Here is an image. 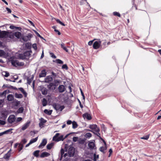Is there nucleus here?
<instances>
[{
    "label": "nucleus",
    "mask_w": 161,
    "mask_h": 161,
    "mask_svg": "<svg viewBox=\"0 0 161 161\" xmlns=\"http://www.w3.org/2000/svg\"><path fill=\"white\" fill-rule=\"evenodd\" d=\"M59 133H57L53 137V140L55 142H58L61 141H63L65 138H66L68 135H66L64 137V136L62 135L59 136Z\"/></svg>",
    "instance_id": "1"
},
{
    "label": "nucleus",
    "mask_w": 161,
    "mask_h": 161,
    "mask_svg": "<svg viewBox=\"0 0 161 161\" xmlns=\"http://www.w3.org/2000/svg\"><path fill=\"white\" fill-rule=\"evenodd\" d=\"M89 128L92 129V130H88L90 131L93 132L94 133H95V132H98L100 131L99 128L97 125H89Z\"/></svg>",
    "instance_id": "2"
},
{
    "label": "nucleus",
    "mask_w": 161,
    "mask_h": 161,
    "mask_svg": "<svg viewBox=\"0 0 161 161\" xmlns=\"http://www.w3.org/2000/svg\"><path fill=\"white\" fill-rule=\"evenodd\" d=\"M11 62L12 65L15 67L23 66L24 64V63L23 62H19L17 60H11Z\"/></svg>",
    "instance_id": "3"
},
{
    "label": "nucleus",
    "mask_w": 161,
    "mask_h": 161,
    "mask_svg": "<svg viewBox=\"0 0 161 161\" xmlns=\"http://www.w3.org/2000/svg\"><path fill=\"white\" fill-rule=\"evenodd\" d=\"M75 153V150L74 148L72 146H69L68 151V155L69 157H73Z\"/></svg>",
    "instance_id": "4"
},
{
    "label": "nucleus",
    "mask_w": 161,
    "mask_h": 161,
    "mask_svg": "<svg viewBox=\"0 0 161 161\" xmlns=\"http://www.w3.org/2000/svg\"><path fill=\"white\" fill-rule=\"evenodd\" d=\"M53 107L56 111H62L64 108V106H61L58 104H54L53 105Z\"/></svg>",
    "instance_id": "5"
},
{
    "label": "nucleus",
    "mask_w": 161,
    "mask_h": 161,
    "mask_svg": "<svg viewBox=\"0 0 161 161\" xmlns=\"http://www.w3.org/2000/svg\"><path fill=\"white\" fill-rule=\"evenodd\" d=\"M95 141L94 140L90 141L88 143V147L90 149H95L96 146L95 144Z\"/></svg>",
    "instance_id": "6"
},
{
    "label": "nucleus",
    "mask_w": 161,
    "mask_h": 161,
    "mask_svg": "<svg viewBox=\"0 0 161 161\" xmlns=\"http://www.w3.org/2000/svg\"><path fill=\"white\" fill-rule=\"evenodd\" d=\"M101 44V42L99 40L95 42L93 44V48L95 49H97L99 47Z\"/></svg>",
    "instance_id": "7"
},
{
    "label": "nucleus",
    "mask_w": 161,
    "mask_h": 161,
    "mask_svg": "<svg viewBox=\"0 0 161 161\" xmlns=\"http://www.w3.org/2000/svg\"><path fill=\"white\" fill-rule=\"evenodd\" d=\"M8 32L5 31H1L0 30V38L6 37L8 36Z\"/></svg>",
    "instance_id": "8"
},
{
    "label": "nucleus",
    "mask_w": 161,
    "mask_h": 161,
    "mask_svg": "<svg viewBox=\"0 0 161 161\" xmlns=\"http://www.w3.org/2000/svg\"><path fill=\"white\" fill-rule=\"evenodd\" d=\"M15 116L14 115H10L8 118V121L10 124L13 123L15 120Z\"/></svg>",
    "instance_id": "9"
},
{
    "label": "nucleus",
    "mask_w": 161,
    "mask_h": 161,
    "mask_svg": "<svg viewBox=\"0 0 161 161\" xmlns=\"http://www.w3.org/2000/svg\"><path fill=\"white\" fill-rule=\"evenodd\" d=\"M56 87L55 84L53 83H50L48 86L47 87L49 89L51 90H54Z\"/></svg>",
    "instance_id": "10"
},
{
    "label": "nucleus",
    "mask_w": 161,
    "mask_h": 161,
    "mask_svg": "<svg viewBox=\"0 0 161 161\" xmlns=\"http://www.w3.org/2000/svg\"><path fill=\"white\" fill-rule=\"evenodd\" d=\"M47 143V140L46 139H43L40 144L39 146V148H42Z\"/></svg>",
    "instance_id": "11"
},
{
    "label": "nucleus",
    "mask_w": 161,
    "mask_h": 161,
    "mask_svg": "<svg viewBox=\"0 0 161 161\" xmlns=\"http://www.w3.org/2000/svg\"><path fill=\"white\" fill-rule=\"evenodd\" d=\"M58 91L60 93H62L65 90V86L63 85H59L58 88Z\"/></svg>",
    "instance_id": "12"
},
{
    "label": "nucleus",
    "mask_w": 161,
    "mask_h": 161,
    "mask_svg": "<svg viewBox=\"0 0 161 161\" xmlns=\"http://www.w3.org/2000/svg\"><path fill=\"white\" fill-rule=\"evenodd\" d=\"M53 78L50 76H47L44 79V82L46 83H49L52 81Z\"/></svg>",
    "instance_id": "13"
},
{
    "label": "nucleus",
    "mask_w": 161,
    "mask_h": 161,
    "mask_svg": "<svg viewBox=\"0 0 161 161\" xmlns=\"http://www.w3.org/2000/svg\"><path fill=\"white\" fill-rule=\"evenodd\" d=\"M30 123V121L27 122L22 126L21 130H24L26 129L29 126Z\"/></svg>",
    "instance_id": "14"
},
{
    "label": "nucleus",
    "mask_w": 161,
    "mask_h": 161,
    "mask_svg": "<svg viewBox=\"0 0 161 161\" xmlns=\"http://www.w3.org/2000/svg\"><path fill=\"white\" fill-rule=\"evenodd\" d=\"M1 114L2 116L6 118L8 114V111L5 109L2 110L1 112Z\"/></svg>",
    "instance_id": "15"
},
{
    "label": "nucleus",
    "mask_w": 161,
    "mask_h": 161,
    "mask_svg": "<svg viewBox=\"0 0 161 161\" xmlns=\"http://www.w3.org/2000/svg\"><path fill=\"white\" fill-rule=\"evenodd\" d=\"M47 75V72L45 69L42 70L39 75V77H45Z\"/></svg>",
    "instance_id": "16"
},
{
    "label": "nucleus",
    "mask_w": 161,
    "mask_h": 161,
    "mask_svg": "<svg viewBox=\"0 0 161 161\" xmlns=\"http://www.w3.org/2000/svg\"><path fill=\"white\" fill-rule=\"evenodd\" d=\"M31 53V51L30 50L27 51L24 53L26 59L29 58Z\"/></svg>",
    "instance_id": "17"
},
{
    "label": "nucleus",
    "mask_w": 161,
    "mask_h": 161,
    "mask_svg": "<svg viewBox=\"0 0 161 161\" xmlns=\"http://www.w3.org/2000/svg\"><path fill=\"white\" fill-rule=\"evenodd\" d=\"M83 117L84 118H86L88 120H90L92 117L90 115L87 113H86L83 115Z\"/></svg>",
    "instance_id": "18"
},
{
    "label": "nucleus",
    "mask_w": 161,
    "mask_h": 161,
    "mask_svg": "<svg viewBox=\"0 0 161 161\" xmlns=\"http://www.w3.org/2000/svg\"><path fill=\"white\" fill-rule=\"evenodd\" d=\"M11 150H10L5 155L4 157V158L5 159H7V160H8L9 159V158L11 155Z\"/></svg>",
    "instance_id": "19"
},
{
    "label": "nucleus",
    "mask_w": 161,
    "mask_h": 161,
    "mask_svg": "<svg viewBox=\"0 0 161 161\" xmlns=\"http://www.w3.org/2000/svg\"><path fill=\"white\" fill-rule=\"evenodd\" d=\"M7 54L5 52L2 50H0V57H6Z\"/></svg>",
    "instance_id": "20"
},
{
    "label": "nucleus",
    "mask_w": 161,
    "mask_h": 161,
    "mask_svg": "<svg viewBox=\"0 0 161 161\" xmlns=\"http://www.w3.org/2000/svg\"><path fill=\"white\" fill-rule=\"evenodd\" d=\"M40 122L39 123L40 127H41L47 121L46 120L42 118L40 119Z\"/></svg>",
    "instance_id": "21"
},
{
    "label": "nucleus",
    "mask_w": 161,
    "mask_h": 161,
    "mask_svg": "<svg viewBox=\"0 0 161 161\" xmlns=\"http://www.w3.org/2000/svg\"><path fill=\"white\" fill-rule=\"evenodd\" d=\"M50 155V154L47 153L46 152H43L40 155V157L41 158H44L45 157H47L49 156Z\"/></svg>",
    "instance_id": "22"
},
{
    "label": "nucleus",
    "mask_w": 161,
    "mask_h": 161,
    "mask_svg": "<svg viewBox=\"0 0 161 161\" xmlns=\"http://www.w3.org/2000/svg\"><path fill=\"white\" fill-rule=\"evenodd\" d=\"M42 93L43 95H46L47 93V90L46 88L43 87L41 90Z\"/></svg>",
    "instance_id": "23"
},
{
    "label": "nucleus",
    "mask_w": 161,
    "mask_h": 161,
    "mask_svg": "<svg viewBox=\"0 0 161 161\" xmlns=\"http://www.w3.org/2000/svg\"><path fill=\"white\" fill-rule=\"evenodd\" d=\"M18 57L20 59H26L25 57V56L24 53L19 54L18 55Z\"/></svg>",
    "instance_id": "24"
},
{
    "label": "nucleus",
    "mask_w": 161,
    "mask_h": 161,
    "mask_svg": "<svg viewBox=\"0 0 161 161\" xmlns=\"http://www.w3.org/2000/svg\"><path fill=\"white\" fill-rule=\"evenodd\" d=\"M7 99L9 101H12L13 100L14 97V96L11 94H9L7 96Z\"/></svg>",
    "instance_id": "25"
},
{
    "label": "nucleus",
    "mask_w": 161,
    "mask_h": 161,
    "mask_svg": "<svg viewBox=\"0 0 161 161\" xmlns=\"http://www.w3.org/2000/svg\"><path fill=\"white\" fill-rule=\"evenodd\" d=\"M34 78V76L32 75V76L31 78H30L29 77L27 78V83L29 85H30L31 83V82L33 80Z\"/></svg>",
    "instance_id": "26"
},
{
    "label": "nucleus",
    "mask_w": 161,
    "mask_h": 161,
    "mask_svg": "<svg viewBox=\"0 0 161 161\" xmlns=\"http://www.w3.org/2000/svg\"><path fill=\"white\" fill-rule=\"evenodd\" d=\"M61 46L62 48L66 52H68L69 51L68 50L67 48L65 46V44L64 43H62L61 44Z\"/></svg>",
    "instance_id": "27"
},
{
    "label": "nucleus",
    "mask_w": 161,
    "mask_h": 161,
    "mask_svg": "<svg viewBox=\"0 0 161 161\" xmlns=\"http://www.w3.org/2000/svg\"><path fill=\"white\" fill-rule=\"evenodd\" d=\"M21 33L19 32H16L14 34V35L17 38H19L21 36Z\"/></svg>",
    "instance_id": "28"
},
{
    "label": "nucleus",
    "mask_w": 161,
    "mask_h": 161,
    "mask_svg": "<svg viewBox=\"0 0 161 161\" xmlns=\"http://www.w3.org/2000/svg\"><path fill=\"white\" fill-rule=\"evenodd\" d=\"M44 112L46 114H47L49 115H50L52 114V110H48L47 109H45L44 110Z\"/></svg>",
    "instance_id": "29"
},
{
    "label": "nucleus",
    "mask_w": 161,
    "mask_h": 161,
    "mask_svg": "<svg viewBox=\"0 0 161 161\" xmlns=\"http://www.w3.org/2000/svg\"><path fill=\"white\" fill-rule=\"evenodd\" d=\"M15 97L16 98H21L23 97V96L21 94L16 93L15 94Z\"/></svg>",
    "instance_id": "30"
},
{
    "label": "nucleus",
    "mask_w": 161,
    "mask_h": 161,
    "mask_svg": "<svg viewBox=\"0 0 161 161\" xmlns=\"http://www.w3.org/2000/svg\"><path fill=\"white\" fill-rule=\"evenodd\" d=\"M19 90L24 95L25 97L27 96V93L25 91L23 88L20 87L19 88Z\"/></svg>",
    "instance_id": "31"
},
{
    "label": "nucleus",
    "mask_w": 161,
    "mask_h": 161,
    "mask_svg": "<svg viewBox=\"0 0 161 161\" xmlns=\"http://www.w3.org/2000/svg\"><path fill=\"white\" fill-rule=\"evenodd\" d=\"M72 128L73 129L76 128H77V127L78 126V125L77 123L76 122H75V121H73L72 122Z\"/></svg>",
    "instance_id": "32"
},
{
    "label": "nucleus",
    "mask_w": 161,
    "mask_h": 161,
    "mask_svg": "<svg viewBox=\"0 0 161 161\" xmlns=\"http://www.w3.org/2000/svg\"><path fill=\"white\" fill-rule=\"evenodd\" d=\"M42 104L43 106H46L47 104V101L46 99L45 98H43L42 99Z\"/></svg>",
    "instance_id": "33"
},
{
    "label": "nucleus",
    "mask_w": 161,
    "mask_h": 161,
    "mask_svg": "<svg viewBox=\"0 0 161 161\" xmlns=\"http://www.w3.org/2000/svg\"><path fill=\"white\" fill-rule=\"evenodd\" d=\"M2 75L5 77H8L9 75V73L7 71H3L2 73Z\"/></svg>",
    "instance_id": "34"
},
{
    "label": "nucleus",
    "mask_w": 161,
    "mask_h": 161,
    "mask_svg": "<svg viewBox=\"0 0 161 161\" xmlns=\"http://www.w3.org/2000/svg\"><path fill=\"white\" fill-rule=\"evenodd\" d=\"M24 111V108L23 107L19 108L17 111L18 113H23Z\"/></svg>",
    "instance_id": "35"
},
{
    "label": "nucleus",
    "mask_w": 161,
    "mask_h": 161,
    "mask_svg": "<svg viewBox=\"0 0 161 161\" xmlns=\"http://www.w3.org/2000/svg\"><path fill=\"white\" fill-rule=\"evenodd\" d=\"M40 152L39 150H36L34 152L33 155L36 157H38L39 156V154Z\"/></svg>",
    "instance_id": "36"
},
{
    "label": "nucleus",
    "mask_w": 161,
    "mask_h": 161,
    "mask_svg": "<svg viewBox=\"0 0 161 161\" xmlns=\"http://www.w3.org/2000/svg\"><path fill=\"white\" fill-rule=\"evenodd\" d=\"M92 136V134L90 133H86L85 135V137L86 138H90Z\"/></svg>",
    "instance_id": "37"
},
{
    "label": "nucleus",
    "mask_w": 161,
    "mask_h": 161,
    "mask_svg": "<svg viewBox=\"0 0 161 161\" xmlns=\"http://www.w3.org/2000/svg\"><path fill=\"white\" fill-rule=\"evenodd\" d=\"M53 146V143H51L49 144H48L47 146V148L48 149H50L52 148Z\"/></svg>",
    "instance_id": "38"
},
{
    "label": "nucleus",
    "mask_w": 161,
    "mask_h": 161,
    "mask_svg": "<svg viewBox=\"0 0 161 161\" xmlns=\"http://www.w3.org/2000/svg\"><path fill=\"white\" fill-rule=\"evenodd\" d=\"M37 139H38V137H37L34 139H31L30 140V142L31 143V144L34 142H36L37 140Z\"/></svg>",
    "instance_id": "39"
},
{
    "label": "nucleus",
    "mask_w": 161,
    "mask_h": 161,
    "mask_svg": "<svg viewBox=\"0 0 161 161\" xmlns=\"http://www.w3.org/2000/svg\"><path fill=\"white\" fill-rule=\"evenodd\" d=\"M64 150L63 148H61L60 151V155H61V157L60 159H61L63 157L64 154Z\"/></svg>",
    "instance_id": "40"
},
{
    "label": "nucleus",
    "mask_w": 161,
    "mask_h": 161,
    "mask_svg": "<svg viewBox=\"0 0 161 161\" xmlns=\"http://www.w3.org/2000/svg\"><path fill=\"white\" fill-rule=\"evenodd\" d=\"M55 19L56 20V21L58 23H59L61 25H62L63 26H65V25L63 23H62V22H61L60 20L59 19Z\"/></svg>",
    "instance_id": "41"
},
{
    "label": "nucleus",
    "mask_w": 161,
    "mask_h": 161,
    "mask_svg": "<svg viewBox=\"0 0 161 161\" xmlns=\"http://www.w3.org/2000/svg\"><path fill=\"white\" fill-rule=\"evenodd\" d=\"M85 2H86L87 4L88 5V6H90V5L88 3L86 2V0H82L80 2V4L81 5H83Z\"/></svg>",
    "instance_id": "42"
},
{
    "label": "nucleus",
    "mask_w": 161,
    "mask_h": 161,
    "mask_svg": "<svg viewBox=\"0 0 161 161\" xmlns=\"http://www.w3.org/2000/svg\"><path fill=\"white\" fill-rule=\"evenodd\" d=\"M27 140L25 139H24L22 140L21 141V142L20 143V144H22L23 145H24L26 142H27Z\"/></svg>",
    "instance_id": "43"
},
{
    "label": "nucleus",
    "mask_w": 161,
    "mask_h": 161,
    "mask_svg": "<svg viewBox=\"0 0 161 161\" xmlns=\"http://www.w3.org/2000/svg\"><path fill=\"white\" fill-rule=\"evenodd\" d=\"M85 142V140L84 139H80L78 141V143L80 144H83Z\"/></svg>",
    "instance_id": "44"
},
{
    "label": "nucleus",
    "mask_w": 161,
    "mask_h": 161,
    "mask_svg": "<svg viewBox=\"0 0 161 161\" xmlns=\"http://www.w3.org/2000/svg\"><path fill=\"white\" fill-rule=\"evenodd\" d=\"M99 157V156L98 155H96L95 153L94 154V158H93V160L94 161H96L97 159Z\"/></svg>",
    "instance_id": "45"
},
{
    "label": "nucleus",
    "mask_w": 161,
    "mask_h": 161,
    "mask_svg": "<svg viewBox=\"0 0 161 161\" xmlns=\"http://www.w3.org/2000/svg\"><path fill=\"white\" fill-rule=\"evenodd\" d=\"M52 75L53 78H55L57 77L58 74L57 73H54L53 72H52Z\"/></svg>",
    "instance_id": "46"
},
{
    "label": "nucleus",
    "mask_w": 161,
    "mask_h": 161,
    "mask_svg": "<svg viewBox=\"0 0 161 161\" xmlns=\"http://www.w3.org/2000/svg\"><path fill=\"white\" fill-rule=\"evenodd\" d=\"M113 14L114 16H118L119 17H120V14L119 13H118V12H113Z\"/></svg>",
    "instance_id": "47"
},
{
    "label": "nucleus",
    "mask_w": 161,
    "mask_h": 161,
    "mask_svg": "<svg viewBox=\"0 0 161 161\" xmlns=\"http://www.w3.org/2000/svg\"><path fill=\"white\" fill-rule=\"evenodd\" d=\"M23 145L22 144H19V151H20L23 149Z\"/></svg>",
    "instance_id": "48"
},
{
    "label": "nucleus",
    "mask_w": 161,
    "mask_h": 161,
    "mask_svg": "<svg viewBox=\"0 0 161 161\" xmlns=\"http://www.w3.org/2000/svg\"><path fill=\"white\" fill-rule=\"evenodd\" d=\"M56 62L59 64H63V61L59 59H57L56 60Z\"/></svg>",
    "instance_id": "49"
},
{
    "label": "nucleus",
    "mask_w": 161,
    "mask_h": 161,
    "mask_svg": "<svg viewBox=\"0 0 161 161\" xmlns=\"http://www.w3.org/2000/svg\"><path fill=\"white\" fill-rule=\"evenodd\" d=\"M149 137V135H147L146 136L144 137H141V139L147 140L148 139Z\"/></svg>",
    "instance_id": "50"
},
{
    "label": "nucleus",
    "mask_w": 161,
    "mask_h": 161,
    "mask_svg": "<svg viewBox=\"0 0 161 161\" xmlns=\"http://www.w3.org/2000/svg\"><path fill=\"white\" fill-rule=\"evenodd\" d=\"M106 149V148L103 147H101L99 148L100 151L102 152H103Z\"/></svg>",
    "instance_id": "51"
},
{
    "label": "nucleus",
    "mask_w": 161,
    "mask_h": 161,
    "mask_svg": "<svg viewBox=\"0 0 161 161\" xmlns=\"http://www.w3.org/2000/svg\"><path fill=\"white\" fill-rule=\"evenodd\" d=\"M9 28L12 29H17L19 28V27H15L13 25H10Z\"/></svg>",
    "instance_id": "52"
},
{
    "label": "nucleus",
    "mask_w": 161,
    "mask_h": 161,
    "mask_svg": "<svg viewBox=\"0 0 161 161\" xmlns=\"http://www.w3.org/2000/svg\"><path fill=\"white\" fill-rule=\"evenodd\" d=\"M49 54L51 57L54 58H56V56L53 53L51 52Z\"/></svg>",
    "instance_id": "53"
},
{
    "label": "nucleus",
    "mask_w": 161,
    "mask_h": 161,
    "mask_svg": "<svg viewBox=\"0 0 161 161\" xmlns=\"http://www.w3.org/2000/svg\"><path fill=\"white\" fill-rule=\"evenodd\" d=\"M62 68L64 69H65L67 70L68 69V67L67 66V65L66 64H64L62 66Z\"/></svg>",
    "instance_id": "54"
},
{
    "label": "nucleus",
    "mask_w": 161,
    "mask_h": 161,
    "mask_svg": "<svg viewBox=\"0 0 161 161\" xmlns=\"http://www.w3.org/2000/svg\"><path fill=\"white\" fill-rule=\"evenodd\" d=\"M78 138L76 137H73V140L74 142H76L78 141Z\"/></svg>",
    "instance_id": "55"
},
{
    "label": "nucleus",
    "mask_w": 161,
    "mask_h": 161,
    "mask_svg": "<svg viewBox=\"0 0 161 161\" xmlns=\"http://www.w3.org/2000/svg\"><path fill=\"white\" fill-rule=\"evenodd\" d=\"M5 124V122L4 120H2L0 119V124L1 125H4Z\"/></svg>",
    "instance_id": "56"
},
{
    "label": "nucleus",
    "mask_w": 161,
    "mask_h": 161,
    "mask_svg": "<svg viewBox=\"0 0 161 161\" xmlns=\"http://www.w3.org/2000/svg\"><path fill=\"white\" fill-rule=\"evenodd\" d=\"M32 47L35 50H36L37 49V46L36 44L35 43L34 44L32 45Z\"/></svg>",
    "instance_id": "57"
},
{
    "label": "nucleus",
    "mask_w": 161,
    "mask_h": 161,
    "mask_svg": "<svg viewBox=\"0 0 161 161\" xmlns=\"http://www.w3.org/2000/svg\"><path fill=\"white\" fill-rule=\"evenodd\" d=\"M30 133L31 136H33L35 135L36 133V132L34 130L33 131H31Z\"/></svg>",
    "instance_id": "58"
},
{
    "label": "nucleus",
    "mask_w": 161,
    "mask_h": 161,
    "mask_svg": "<svg viewBox=\"0 0 161 161\" xmlns=\"http://www.w3.org/2000/svg\"><path fill=\"white\" fill-rule=\"evenodd\" d=\"M12 129H9V130H8L6 131H4L5 134H7L8 132H10L12 130Z\"/></svg>",
    "instance_id": "59"
},
{
    "label": "nucleus",
    "mask_w": 161,
    "mask_h": 161,
    "mask_svg": "<svg viewBox=\"0 0 161 161\" xmlns=\"http://www.w3.org/2000/svg\"><path fill=\"white\" fill-rule=\"evenodd\" d=\"M95 133H94L97 136L99 137L100 138H101V136H100V134L99 133V131L98 132H95Z\"/></svg>",
    "instance_id": "60"
},
{
    "label": "nucleus",
    "mask_w": 161,
    "mask_h": 161,
    "mask_svg": "<svg viewBox=\"0 0 161 161\" xmlns=\"http://www.w3.org/2000/svg\"><path fill=\"white\" fill-rule=\"evenodd\" d=\"M80 91H81V95H82V96L83 97V99L84 100L85 99V97L84 95V94H83V92L82 91V90H81V89H80Z\"/></svg>",
    "instance_id": "61"
},
{
    "label": "nucleus",
    "mask_w": 161,
    "mask_h": 161,
    "mask_svg": "<svg viewBox=\"0 0 161 161\" xmlns=\"http://www.w3.org/2000/svg\"><path fill=\"white\" fill-rule=\"evenodd\" d=\"M72 123V121L70 120H68L67 121V125H70Z\"/></svg>",
    "instance_id": "62"
},
{
    "label": "nucleus",
    "mask_w": 161,
    "mask_h": 161,
    "mask_svg": "<svg viewBox=\"0 0 161 161\" xmlns=\"http://www.w3.org/2000/svg\"><path fill=\"white\" fill-rule=\"evenodd\" d=\"M22 118L21 117H18L16 119L17 122L20 121L22 120Z\"/></svg>",
    "instance_id": "63"
},
{
    "label": "nucleus",
    "mask_w": 161,
    "mask_h": 161,
    "mask_svg": "<svg viewBox=\"0 0 161 161\" xmlns=\"http://www.w3.org/2000/svg\"><path fill=\"white\" fill-rule=\"evenodd\" d=\"M6 9L7 11L8 12V13H11V11L10 9L9 8H6Z\"/></svg>",
    "instance_id": "64"
}]
</instances>
